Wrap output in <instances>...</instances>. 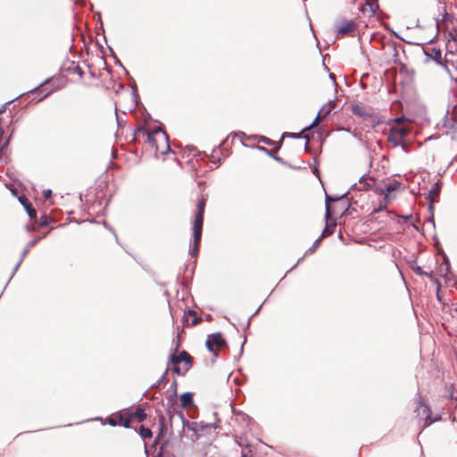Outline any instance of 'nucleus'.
I'll use <instances>...</instances> for the list:
<instances>
[{"instance_id":"1","label":"nucleus","mask_w":457,"mask_h":457,"mask_svg":"<svg viewBox=\"0 0 457 457\" xmlns=\"http://www.w3.org/2000/svg\"><path fill=\"white\" fill-rule=\"evenodd\" d=\"M206 200L201 198L196 206V212L193 222V245L189 247V253L192 256H196L199 251V245L202 237L204 213L205 209Z\"/></svg>"},{"instance_id":"2","label":"nucleus","mask_w":457,"mask_h":457,"mask_svg":"<svg viewBox=\"0 0 457 457\" xmlns=\"http://www.w3.org/2000/svg\"><path fill=\"white\" fill-rule=\"evenodd\" d=\"M347 209V202L343 198L333 199L327 195L326 197V214L327 220H336L341 217Z\"/></svg>"},{"instance_id":"3","label":"nucleus","mask_w":457,"mask_h":457,"mask_svg":"<svg viewBox=\"0 0 457 457\" xmlns=\"http://www.w3.org/2000/svg\"><path fill=\"white\" fill-rule=\"evenodd\" d=\"M137 133L145 134L147 137L148 142L152 145V146L155 147L156 151H159V145L157 144L158 138L163 142L164 146H165V150L162 149V150H161V152L162 154H164L170 150V145L168 142V135L166 134L165 131L162 130L161 129L158 128V129L153 130L152 132H149L146 129H145L144 127H139L136 130V134Z\"/></svg>"},{"instance_id":"4","label":"nucleus","mask_w":457,"mask_h":457,"mask_svg":"<svg viewBox=\"0 0 457 457\" xmlns=\"http://www.w3.org/2000/svg\"><path fill=\"white\" fill-rule=\"evenodd\" d=\"M410 134V129L407 127L391 126L387 135V141L394 146L401 145L405 152H408L405 137Z\"/></svg>"},{"instance_id":"5","label":"nucleus","mask_w":457,"mask_h":457,"mask_svg":"<svg viewBox=\"0 0 457 457\" xmlns=\"http://www.w3.org/2000/svg\"><path fill=\"white\" fill-rule=\"evenodd\" d=\"M205 345L213 357L218 358L220 352L227 347V341L220 332H216L208 335Z\"/></svg>"},{"instance_id":"6","label":"nucleus","mask_w":457,"mask_h":457,"mask_svg":"<svg viewBox=\"0 0 457 457\" xmlns=\"http://www.w3.org/2000/svg\"><path fill=\"white\" fill-rule=\"evenodd\" d=\"M350 110L354 115L364 119L372 116L371 110L361 103L352 104Z\"/></svg>"},{"instance_id":"7","label":"nucleus","mask_w":457,"mask_h":457,"mask_svg":"<svg viewBox=\"0 0 457 457\" xmlns=\"http://www.w3.org/2000/svg\"><path fill=\"white\" fill-rule=\"evenodd\" d=\"M180 417L182 419L183 428H187V429L193 431L194 433H197L198 431L211 428L210 424H204L203 422L199 423L196 421L189 422L188 420L184 419L182 414L180 415Z\"/></svg>"},{"instance_id":"8","label":"nucleus","mask_w":457,"mask_h":457,"mask_svg":"<svg viewBox=\"0 0 457 457\" xmlns=\"http://www.w3.org/2000/svg\"><path fill=\"white\" fill-rule=\"evenodd\" d=\"M357 28V24L354 21H344L338 26V34L344 36L353 32Z\"/></svg>"},{"instance_id":"9","label":"nucleus","mask_w":457,"mask_h":457,"mask_svg":"<svg viewBox=\"0 0 457 457\" xmlns=\"http://www.w3.org/2000/svg\"><path fill=\"white\" fill-rule=\"evenodd\" d=\"M170 361L174 365H178L181 361H184L186 364H191V356L186 351H182L178 355H170Z\"/></svg>"},{"instance_id":"10","label":"nucleus","mask_w":457,"mask_h":457,"mask_svg":"<svg viewBox=\"0 0 457 457\" xmlns=\"http://www.w3.org/2000/svg\"><path fill=\"white\" fill-rule=\"evenodd\" d=\"M378 9V0H366L365 4L361 6V12L363 13L369 12L370 15H374Z\"/></svg>"},{"instance_id":"11","label":"nucleus","mask_w":457,"mask_h":457,"mask_svg":"<svg viewBox=\"0 0 457 457\" xmlns=\"http://www.w3.org/2000/svg\"><path fill=\"white\" fill-rule=\"evenodd\" d=\"M441 190L440 184L438 182L435 183L432 187L430 188L427 199L430 203V207H432V204L436 202L437 197L439 196Z\"/></svg>"},{"instance_id":"12","label":"nucleus","mask_w":457,"mask_h":457,"mask_svg":"<svg viewBox=\"0 0 457 457\" xmlns=\"http://www.w3.org/2000/svg\"><path fill=\"white\" fill-rule=\"evenodd\" d=\"M20 202L24 206L28 215L31 219L37 217V211L32 207L31 204L25 197H21Z\"/></svg>"},{"instance_id":"13","label":"nucleus","mask_w":457,"mask_h":457,"mask_svg":"<svg viewBox=\"0 0 457 457\" xmlns=\"http://www.w3.org/2000/svg\"><path fill=\"white\" fill-rule=\"evenodd\" d=\"M428 55H429L437 63H439L440 65H442L445 69H447L446 62H443L442 53H441V51L439 49L432 48L430 53H428Z\"/></svg>"},{"instance_id":"14","label":"nucleus","mask_w":457,"mask_h":457,"mask_svg":"<svg viewBox=\"0 0 457 457\" xmlns=\"http://www.w3.org/2000/svg\"><path fill=\"white\" fill-rule=\"evenodd\" d=\"M181 406L187 408L193 404V395L189 392L183 393L180 395Z\"/></svg>"},{"instance_id":"15","label":"nucleus","mask_w":457,"mask_h":457,"mask_svg":"<svg viewBox=\"0 0 457 457\" xmlns=\"http://www.w3.org/2000/svg\"><path fill=\"white\" fill-rule=\"evenodd\" d=\"M374 179L372 178H361L359 181V190H367L371 187Z\"/></svg>"},{"instance_id":"16","label":"nucleus","mask_w":457,"mask_h":457,"mask_svg":"<svg viewBox=\"0 0 457 457\" xmlns=\"http://www.w3.org/2000/svg\"><path fill=\"white\" fill-rule=\"evenodd\" d=\"M399 187V184H396V183H389L387 184L385 188H379L378 189V193L380 195H386V194L392 192V191H395L396 190L397 188Z\"/></svg>"},{"instance_id":"17","label":"nucleus","mask_w":457,"mask_h":457,"mask_svg":"<svg viewBox=\"0 0 457 457\" xmlns=\"http://www.w3.org/2000/svg\"><path fill=\"white\" fill-rule=\"evenodd\" d=\"M131 416L135 417L139 422H142L146 419V413L144 409L137 408L136 411L131 414Z\"/></svg>"},{"instance_id":"18","label":"nucleus","mask_w":457,"mask_h":457,"mask_svg":"<svg viewBox=\"0 0 457 457\" xmlns=\"http://www.w3.org/2000/svg\"><path fill=\"white\" fill-rule=\"evenodd\" d=\"M139 435L142 438H151L153 436V432L150 428H145V426H141L139 428Z\"/></svg>"},{"instance_id":"19","label":"nucleus","mask_w":457,"mask_h":457,"mask_svg":"<svg viewBox=\"0 0 457 457\" xmlns=\"http://www.w3.org/2000/svg\"><path fill=\"white\" fill-rule=\"evenodd\" d=\"M29 252V248H28L26 246V248L21 253V259L19 260V262H17V264L15 265V267L13 269L11 278L13 277L14 273L18 270L19 267L21 266V262H23L25 256L28 254Z\"/></svg>"},{"instance_id":"20","label":"nucleus","mask_w":457,"mask_h":457,"mask_svg":"<svg viewBox=\"0 0 457 457\" xmlns=\"http://www.w3.org/2000/svg\"><path fill=\"white\" fill-rule=\"evenodd\" d=\"M390 201H391V197H390L389 194H386L384 196L383 200L380 202L379 206L376 209V211L378 212V211H382V210L386 209V206L388 205V204L390 203Z\"/></svg>"},{"instance_id":"21","label":"nucleus","mask_w":457,"mask_h":457,"mask_svg":"<svg viewBox=\"0 0 457 457\" xmlns=\"http://www.w3.org/2000/svg\"><path fill=\"white\" fill-rule=\"evenodd\" d=\"M170 402H172L173 398L177 395V381L173 380L170 389Z\"/></svg>"},{"instance_id":"22","label":"nucleus","mask_w":457,"mask_h":457,"mask_svg":"<svg viewBox=\"0 0 457 457\" xmlns=\"http://www.w3.org/2000/svg\"><path fill=\"white\" fill-rule=\"evenodd\" d=\"M423 408H424V410H423V411H424L425 412H427L426 424H427V425H430V424H432V423L435 421V420H432V419H431L430 414L428 413V412H429V409H428V406H426V405H424V406H423Z\"/></svg>"},{"instance_id":"23","label":"nucleus","mask_w":457,"mask_h":457,"mask_svg":"<svg viewBox=\"0 0 457 457\" xmlns=\"http://www.w3.org/2000/svg\"><path fill=\"white\" fill-rule=\"evenodd\" d=\"M231 411L233 412L234 415L237 416L236 420L240 419L244 421H247L248 417L245 414L237 413L234 407H231Z\"/></svg>"},{"instance_id":"24","label":"nucleus","mask_w":457,"mask_h":457,"mask_svg":"<svg viewBox=\"0 0 457 457\" xmlns=\"http://www.w3.org/2000/svg\"><path fill=\"white\" fill-rule=\"evenodd\" d=\"M159 422H160V433L157 436V438L155 439L154 441V444H157V440L158 438L162 436V428H163V422H164V417L162 415H161L160 417V420H159Z\"/></svg>"},{"instance_id":"25","label":"nucleus","mask_w":457,"mask_h":457,"mask_svg":"<svg viewBox=\"0 0 457 457\" xmlns=\"http://www.w3.org/2000/svg\"><path fill=\"white\" fill-rule=\"evenodd\" d=\"M49 82V79H46L44 82H42L38 87H36L35 88L29 91V93H36L38 91L39 87H43L44 85L47 84Z\"/></svg>"},{"instance_id":"26","label":"nucleus","mask_w":457,"mask_h":457,"mask_svg":"<svg viewBox=\"0 0 457 457\" xmlns=\"http://www.w3.org/2000/svg\"><path fill=\"white\" fill-rule=\"evenodd\" d=\"M39 240H40V237H38V238H36V239H34V240L29 241V242L27 244V247L30 249L31 247H33L34 245H36Z\"/></svg>"},{"instance_id":"27","label":"nucleus","mask_w":457,"mask_h":457,"mask_svg":"<svg viewBox=\"0 0 457 457\" xmlns=\"http://www.w3.org/2000/svg\"><path fill=\"white\" fill-rule=\"evenodd\" d=\"M120 420L123 421L124 428H129L130 427V420L129 419L124 420L122 417H120Z\"/></svg>"},{"instance_id":"28","label":"nucleus","mask_w":457,"mask_h":457,"mask_svg":"<svg viewBox=\"0 0 457 457\" xmlns=\"http://www.w3.org/2000/svg\"><path fill=\"white\" fill-rule=\"evenodd\" d=\"M404 120V117H399V118H395L393 121L395 123H396L397 125H400L403 122Z\"/></svg>"},{"instance_id":"29","label":"nucleus","mask_w":457,"mask_h":457,"mask_svg":"<svg viewBox=\"0 0 457 457\" xmlns=\"http://www.w3.org/2000/svg\"><path fill=\"white\" fill-rule=\"evenodd\" d=\"M52 195V190L51 189H46L44 191V196L45 198H49L50 196Z\"/></svg>"},{"instance_id":"30","label":"nucleus","mask_w":457,"mask_h":457,"mask_svg":"<svg viewBox=\"0 0 457 457\" xmlns=\"http://www.w3.org/2000/svg\"><path fill=\"white\" fill-rule=\"evenodd\" d=\"M167 372L168 370H166L165 373L160 378V379L158 380V383H163L166 381V375H167Z\"/></svg>"},{"instance_id":"31","label":"nucleus","mask_w":457,"mask_h":457,"mask_svg":"<svg viewBox=\"0 0 457 457\" xmlns=\"http://www.w3.org/2000/svg\"><path fill=\"white\" fill-rule=\"evenodd\" d=\"M200 322V318H197L196 316H194V319L192 320V325H196Z\"/></svg>"},{"instance_id":"32","label":"nucleus","mask_w":457,"mask_h":457,"mask_svg":"<svg viewBox=\"0 0 457 457\" xmlns=\"http://www.w3.org/2000/svg\"><path fill=\"white\" fill-rule=\"evenodd\" d=\"M8 144V140H6L4 143H0V154L2 153V151L4 150V148L6 146V145Z\"/></svg>"},{"instance_id":"33","label":"nucleus","mask_w":457,"mask_h":457,"mask_svg":"<svg viewBox=\"0 0 457 457\" xmlns=\"http://www.w3.org/2000/svg\"><path fill=\"white\" fill-rule=\"evenodd\" d=\"M250 452V450H247V452H243L240 457H251L249 454Z\"/></svg>"},{"instance_id":"34","label":"nucleus","mask_w":457,"mask_h":457,"mask_svg":"<svg viewBox=\"0 0 457 457\" xmlns=\"http://www.w3.org/2000/svg\"><path fill=\"white\" fill-rule=\"evenodd\" d=\"M187 314L190 316H196L197 312L194 310H188Z\"/></svg>"},{"instance_id":"35","label":"nucleus","mask_w":457,"mask_h":457,"mask_svg":"<svg viewBox=\"0 0 457 457\" xmlns=\"http://www.w3.org/2000/svg\"><path fill=\"white\" fill-rule=\"evenodd\" d=\"M46 217H45L44 219L42 218L41 220H40V226H46Z\"/></svg>"},{"instance_id":"36","label":"nucleus","mask_w":457,"mask_h":457,"mask_svg":"<svg viewBox=\"0 0 457 457\" xmlns=\"http://www.w3.org/2000/svg\"><path fill=\"white\" fill-rule=\"evenodd\" d=\"M173 370L178 375H180V369L177 365L174 366Z\"/></svg>"},{"instance_id":"37","label":"nucleus","mask_w":457,"mask_h":457,"mask_svg":"<svg viewBox=\"0 0 457 457\" xmlns=\"http://www.w3.org/2000/svg\"><path fill=\"white\" fill-rule=\"evenodd\" d=\"M77 73H78L80 77H82V76H83V74H84L83 71H82V70H81V68H79V67H78V68H77Z\"/></svg>"},{"instance_id":"38","label":"nucleus","mask_w":457,"mask_h":457,"mask_svg":"<svg viewBox=\"0 0 457 457\" xmlns=\"http://www.w3.org/2000/svg\"><path fill=\"white\" fill-rule=\"evenodd\" d=\"M109 424H110L111 426H112V427H114V426H116V425H117L116 421H115L113 419H110V420H109Z\"/></svg>"},{"instance_id":"39","label":"nucleus","mask_w":457,"mask_h":457,"mask_svg":"<svg viewBox=\"0 0 457 457\" xmlns=\"http://www.w3.org/2000/svg\"><path fill=\"white\" fill-rule=\"evenodd\" d=\"M418 271H419L420 274H424L426 276H428V277L432 278L431 275H429L428 272L421 271L420 268H418Z\"/></svg>"},{"instance_id":"40","label":"nucleus","mask_w":457,"mask_h":457,"mask_svg":"<svg viewBox=\"0 0 457 457\" xmlns=\"http://www.w3.org/2000/svg\"><path fill=\"white\" fill-rule=\"evenodd\" d=\"M50 94H51V92L46 93V95L41 98V100H42V99H44V98H46V96H48Z\"/></svg>"},{"instance_id":"41","label":"nucleus","mask_w":457,"mask_h":457,"mask_svg":"<svg viewBox=\"0 0 457 457\" xmlns=\"http://www.w3.org/2000/svg\"><path fill=\"white\" fill-rule=\"evenodd\" d=\"M116 119H117V123L120 125L119 116H118L117 112H116Z\"/></svg>"},{"instance_id":"42","label":"nucleus","mask_w":457,"mask_h":457,"mask_svg":"<svg viewBox=\"0 0 457 457\" xmlns=\"http://www.w3.org/2000/svg\"><path fill=\"white\" fill-rule=\"evenodd\" d=\"M435 281L437 283L438 287H440V282H438V280H437V279H435Z\"/></svg>"},{"instance_id":"43","label":"nucleus","mask_w":457,"mask_h":457,"mask_svg":"<svg viewBox=\"0 0 457 457\" xmlns=\"http://www.w3.org/2000/svg\"><path fill=\"white\" fill-rule=\"evenodd\" d=\"M319 120H320V117L318 116V117L316 118L315 122H319Z\"/></svg>"},{"instance_id":"44","label":"nucleus","mask_w":457,"mask_h":457,"mask_svg":"<svg viewBox=\"0 0 457 457\" xmlns=\"http://www.w3.org/2000/svg\"><path fill=\"white\" fill-rule=\"evenodd\" d=\"M215 153H216V151L214 150V151H213V154H212V158H215V155H214V154H215Z\"/></svg>"},{"instance_id":"45","label":"nucleus","mask_w":457,"mask_h":457,"mask_svg":"<svg viewBox=\"0 0 457 457\" xmlns=\"http://www.w3.org/2000/svg\"><path fill=\"white\" fill-rule=\"evenodd\" d=\"M456 312H457V308H456Z\"/></svg>"}]
</instances>
